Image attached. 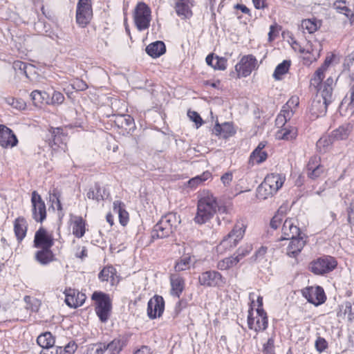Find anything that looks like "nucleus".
<instances>
[{"label": "nucleus", "instance_id": "10", "mask_svg": "<svg viewBox=\"0 0 354 354\" xmlns=\"http://www.w3.org/2000/svg\"><path fill=\"white\" fill-rule=\"evenodd\" d=\"M301 294L309 303L315 306L322 305L326 300L324 288L319 286L306 287L301 290Z\"/></svg>", "mask_w": 354, "mask_h": 354}, {"label": "nucleus", "instance_id": "14", "mask_svg": "<svg viewBox=\"0 0 354 354\" xmlns=\"http://www.w3.org/2000/svg\"><path fill=\"white\" fill-rule=\"evenodd\" d=\"M18 144V139L12 129L0 124V146L3 148H12Z\"/></svg>", "mask_w": 354, "mask_h": 354}, {"label": "nucleus", "instance_id": "44", "mask_svg": "<svg viewBox=\"0 0 354 354\" xmlns=\"http://www.w3.org/2000/svg\"><path fill=\"white\" fill-rule=\"evenodd\" d=\"M105 353V342L91 344L87 346L86 354H104Z\"/></svg>", "mask_w": 354, "mask_h": 354}, {"label": "nucleus", "instance_id": "12", "mask_svg": "<svg viewBox=\"0 0 354 354\" xmlns=\"http://www.w3.org/2000/svg\"><path fill=\"white\" fill-rule=\"evenodd\" d=\"M32 218L36 222L42 223L46 218V209L44 201L37 191L31 196Z\"/></svg>", "mask_w": 354, "mask_h": 354}, {"label": "nucleus", "instance_id": "3", "mask_svg": "<svg viewBox=\"0 0 354 354\" xmlns=\"http://www.w3.org/2000/svg\"><path fill=\"white\" fill-rule=\"evenodd\" d=\"M91 299L95 301V311L102 323H106L111 313L112 302L109 295L95 291L91 295Z\"/></svg>", "mask_w": 354, "mask_h": 354}, {"label": "nucleus", "instance_id": "52", "mask_svg": "<svg viewBox=\"0 0 354 354\" xmlns=\"http://www.w3.org/2000/svg\"><path fill=\"white\" fill-rule=\"evenodd\" d=\"M263 317H264L263 315H261L260 314H257L256 324L254 327V330L256 332L263 331L268 328V319H267V324H265L263 323Z\"/></svg>", "mask_w": 354, "mask_h": 354}, {"label": "nucleus", "instance_id": "17", "mask_svg": "<svg viewBox=\"0 0 354 354\" xmlns=\"http://www.w3.org/2000/svg\"><path fill=\"white\" fill-rule=\"evenodd\" d=\"M115 124L121 130L120 133L124 136L131 134L136 129L134 119L129 115L117 116Z\"/></svg>", "mask_w": 354, "mask_h": 354}, {"label": "nucleus", "instance_id": "46", "mask_svg": "<svg viewBox=\"0 0 354 354\" xmlns=\"http://www.w3.org/2000/svg\"><path fill=\"white\" fill-rule=\"evenodd\" d=\"M191 257L188 256L182 257L175 264L174 269L176 272H180L189 268Z\"/></svg>", "mask_w": 354, "mask_h": 354}, {"label": "nucleus", "instance_id": "2", "mask_svg": "<svg viewBox=\"0 0 354 354\" xmlns=\"http://www.w3.org/2000/svg\"><path fill=\"white\" fill-rule=\"evenodd\" d=\"M218 203L212 194L202 196L198 201L197 212L194 218L196 223L203 225L208 222L217 212Z\"/></svg>", "mask_w": 354, "mask_h": 354}, {"label": "nucleus", "instance_id": "23", "mask_svg": "<svg viewBox=\"0 0 354 354\" xmlns=\"http://www.w3.org/2000/svg\"><path fill=\"white\" fill-rule=\"evenodd\" d=\"M304 236L290 239V242L287 248V254L292 258H295L301 251L306 244Z\"/></svg>", "mask_w": 354, "mask_h": 354}, {"label": "nucleus", "instance_id": "21", "mask_svg": "<svg viewBox=\"0 0 354 354\" xmlns=\"http://www.w3.org/2000/svg\"><path fill=\"white\" fill-rule=\"evenodd\" d=\"M169 279L171 287V295L180 298L185 289V279L178 274H171Z\"/></svg>", "mask_w": 354, "mask_h": 354}, {"label": "nucleus", "instance_id": "53", "mask_svg": "<svg viewBox=\"0 0 354 354\" xmlns=\"http://www.w3.org/2000/svg\"><path fill=\"white\" fill-rule=\"evenodd\" d=\"M315 346L319 353H322L328 348V342L324 337H318L315 341Z\"/></svg>", "mask_w": 354, "mask_h": 354}, {"label": "nucleus", "instance_id": "42", "mask_svg": "<svg viewBox=\"0 0 354 354\" xmlns=\"http://www.w3.org/2000/svg\"><path fill=\"white\" fill-rule=\"evenodd\" d=\"M334 140L331 138V134L329 136L321 137L316 143V147L321 153L326 152V148L330 146Z\"/></svg>", "mask_w": 354, "mask_h": 354}, {"label": "nucleus", "instance_id": "63", "mask_svg": "<svg viewBox=\"0 0 354 354\" xmlns=\"http://www.w3.org/2000/svg\"><path fill=\"white\" fill-rule=\"evenodd\" d=\"M77 348V345L73 341L69 342L65 346H64V351L66 354H74Z\"/></svg>", "mask_w": 354, "mask_h": 354}, {"label": "nucleus", "instance_id": "20", "mask_svg": "<svg viewBox=\"0 0 354 354\" xmlns=\"http://www.w3.org/2000/svg\"><path fill=\"white\" fill-rule=\"evenodd\" d=\"M213 133L224 139H227L236 133V130L234 128L232 122H225L221 124L216 122L214 129Z\"/></svg>", "mask_w": 354, "mask_h": 354}, {"label": "nucleus", "instance_id": "62", "mask_svg": "<svg viewBox=\"0 0 354 354\" xmlns=\"http://www.w3.org/2000/svg\"><path fill=\"white\" fill-rule=\"evenodd\" d=\"M267 247L261 246L255 252L254 254L251 257V259L254 261H257L259 259L263 258L267 252Z\"/></svg>", "mask_w": 354, "mask_h": 354}, {"label": "nucleus", "instance_id": "9", "mask_svg": "<svg viewBox=\"0 0 354 354\" xmlns=\"http://www.w3.org/2000/svg\"><path fill=\"white\" fill-rule=\"evenodd\" d=\"M46 138L49 145L53 150L59 148L65 151L66 149V141L67 140V135L63 132L62 128L50 127L46 135Z\"/></svg>", "mask_w": 354, "mask_h": 354}, {"label": "nucleus", "instance_id": "50", "mask_svg": "<svg viewBox=\"0 0 354 354\" xmlns=\"http://www.w3.org/2000/svg\"><path fill=\"white\" fill-rule=\"evenodd\" d=\"M24 301L26 304V308L31 312H37L39 310L38 301L30 296H25Z\"/></svg>", "mask_w": 354, "mask_h": 354}, {"label": "nucleus", "instance_id": "24", "mask_svg": "<svg viewBox=\"0 0 354 354\" xmlns=\"http://www.w3.org/2000/svg\"><path fill=\"white\" fill-rule=\"evenodd\" d=\"M334 80L333 77H329L320 86L317 91L320 93L319 96L322 100L327 102L331 103L333 101V85Z\"/></svg>", "mask_w": 354, "mask_h": 354}, {"label": "nucleus", "instance_id": "6", "mask_svg": "<svg viewBox=\"0 0 354 354\" xmlns=\"http://www.w3.org/2000/svg\"><path fill=\"white\" fill-rule=\"evenodd\" d=\"M337 261L331 256H323L313 261L309 266V270L315 274L324 275L332 272L336 268Z\"/></svg>", "mask_w": 354, "mask_h": 354}, {"label": "nucleus", "instance_id": "60", "mask_svg": "<svg viewBox=\"0 0 354 354\" xmlns=\"http://www.w3.org/2000/svg\"><path fill=\"white\" fill-rule=\"evenodd\" d=\"M345 309L344 312V315L348 314V319L350 320L354 319V306L353 307V305L351 302L350 301H346L344 303ZM354 306V303H353Z\"/></svg>", "mask_w": 354, "mask_h": 354}, {"label": "nucleus", "instance_id": "8", "mask_svg": "<svg viewBox=\"0 0 354 354\" xmlns=\"http://www.w3.org/2000/svg\"><path fill=\"white\" fill-rule=\"evenodd\" d=\"M92 17V0H78L76 9L77 24L84 28L90 23Z\"/></svg>", "mask_w": 354, "mask_h": 354}, {"label": "nucleus", "instance_id": "64", "mask_svg": "<svg viewBox=\"0 0 354 354\" xmlns=\"http://www.w3.org/2000/svg\"><path fill=\"white\" fill-rule=\"evenodd\" d=\"M11 102L8 101V103L10 104L13 107L18 109H23L25 108L26 104L21 100H18L15 98H11Z\"/></svg>", "mask_w": 354, "mask_h": 354}, {"label": "nucleus", "instance_id": "18", "mask_svg": "<svg viewBox=\"0 0 354 354\" xmlns=\"http://www.w3.org/2000/svg\"><path fill=\"white\" fill-rule=\"evenodd\" d=\"M300 236H302L300 228L295 224L293 219H286L282 227V239L289 240Z\"/></svg>", "mask_w": 354, "mask_h": 354}, {"label": "nucleus", "instance_id": "19", "mask_svg": "<svg viewBox=\"0 0 354 354\" xmlns=\"http://www.w3.org/2000/svg\"><path fill=\"white\" fill-rule=\"evenodd\" d=\"M193 0H176L175 10L177 15L182 19L191 18L193 15L191 10V7L193 6Z\"/></svg>", "mask_w": 354, "mask_h": 354}, {"label": "nucleus", "instance_id": "61", "mask_svg": "<svg viewBox=\"0 0 354 354\" xmlns=\"http://www.w3.org/2000/svg\"><path fill=\"white\" fill-rule=\"evenodd\" d=\"M73 87L76 91H82L87 89L88 85L84 81L80 79H77L75 81H74L73 84Z\"/></svg>", "mask_w": 354, "mask_h": 354}, {"label": "nucleus", "instance_id": "26", "mask_svg": "<svg viewBox=\"0 0 354 354\" xmlns=\"http://www.w3.org/2000/svg\"><path fill=\"white\" fill-rule=\"evenodd\" d=\"M28 224L26 220L21 216L17 218L14 222L15 234L19 243L25 238L27 232Z\"/></svg>", "mask_w": 354, "mask_h": 354}, {"label": "nucleus", "instance_id": "29", "mask_svg": "<svg viewBox=\"0 0 354 354\" xmlns=\"http://www.w3.org/2000/svg\"><path fill=\"white\" fill-rule=\"evenodd\" d=\"M125 345V341L120 338H115L109 343H105V352L106 354H119Z\"/></svg>", "mask_w": 354, "mask_h": 354}, {"label": "nucleus", "instance_id": "15", "mask_svg": "<svg viewBox=\"0 0 354 354\" xmlns=\"http://www.w3.org/2000/svg\"><path fill=\"white\" fill-rule=\"evenodd\" d=\"M33 243V246L36 248H51L54 239L44 227H40L35 234Z\"/></svg>", "mask_w": 354, "mask_h": 354}, {"label": "nucleus", "instance_id": "43", "mask_svg": "<svg viewBox=\"0 0 354 354\" xmlns=\"http://www.w3.org/2000/svg\"><path fill=\"white\" fill-rule=\"evenodd\" d=\"M297 136V129L295 127L290 129L284 128L278 132V136L281 139L290 140L295 138Z\"/></svg>", "mask_w": 354, "mask_h": 354}, {"label": "nucleus", "instance_id": "54", "mask_svg": "<svg viewBox=\"0 0 354 354\" xmlns=\"http://www.w3.org/2000/svg\"><path fill=\"white\" fill-rule=\"evenodd\" d=\"M64 95L61 92L54 91L51 97L50 98V104H60L64 102Z\"/></svg>", "mask_w": 354, "mask_h": 354}, {"label": "nucleus", "instance_id": "5", "mask_svg": "<svg viewBox=\"0 0 354 354\" xmlns=\"http://www.w3.org/2000/svg\"><path fill=\"white\" fill-rule=\"evenodd\" d=\"M151 8L147 4L143 1L137 3L133 12V20L139 31L149 28L151 20Z\"/></svg>", "mask_w": 354, "mask_h": 354}, {"label": "nucleus", "instance_id": "1", "mask_svg": "<svg viewBox=\"0 0 354 354\" xmlns=\"http://www.w3.org/2000/svg\"><path fill=\"white\" fill-rule=\"evenodd\" d=\"M180 222V218L176 213L166 214L153 226L151 233V238L153 239H165L170 236L174 233Z\"/></svg>", "mask_w": 354, "mask_h": 354}, {"label": "nucleus", "instance_id": "57", "mask_svg": "<svg viewBox=\"0 0 354 354\" xmlns=\"http://www.w3.org/2000/svg\"><path fill=\"white\" fill-rule=\"evenodd\" d=\"M258 304V308H257V314H260L263 315V323L267 324V313L263 308V297L261 296H259L257 299Z\"/></svg>", "mask_w": 354, "mask_h": 354}, {"label": "nucleus", "instance_id": "32", "mask_svg": "<svg viewBox=\"0 0 354 354\" xmlns=\"http://www.w3.org/2000/svg\"><path fill=\"white\" fill-rule=\"evenodd\" d=\"M37 343L44 349L50 348L55 344V339L50 332H45L37 337Z\"/></svg>", "mask_w": 354, "mask_h": 354}, {"label": "nucleus", "instance_id": "4", "mask_svg": "<svg viewBox=\"0 0 354 354\" xmlns=\"http://www.w3.org/2000/svg\"><path fill=\"white\" fill-rule=\"evenodd\" d=\"M245 230L243 225H236L229 234L223 239L219 245L216 246L217 252L223 254L234 248L243 239Z\"/></svg>", "mask_w": 354, "mask_h": 354}, {"label": "nucleus", "instance_id": "34", "mask_svg": "<svg viewBox=\"0 0 354 354\" xmlns=\"http://www.w3.org/2000/svg\"><path fill=\"white\" fill-rule=\"evenodd\" d=\"M277 192L274 188L270 187L263 182L259 185L257 189V197L260 199L266 200L269 197L272 196Z\"/></svg>", "mask_w": 354, "mask_h": 354}, {"label": "nucleus", "instance_id": "59", "mask_svg": "<svg viewBox=\"0 0 354 354\" xmlns=\"http://www.w3.org/2000/svg\"><path fill=\"white\" fill-rule=\"evenodd\" d=\"M281 215L279 214V210H278L277 214H276L271 219L270 225L273 230H277L281 223Z\"/></svg>", "mask_w": 354, "mask_h": 354}, {"label": "nucleus", "instance_id": "33", "mask_svg": "<svg viewBox=\"0 0 354 354\" xmlns=\"http://www.w3.org/2000/svg\"><path fill=\"white\" fill-rule=\"evenodd\" d=\"M85 221L82 216H76L73 225V234L77 238H82L85 234Z\"/></svg>", "mask_w": 354, "mask_h": 354}, {"label": "nucleus", "instance_id": "49", "mask_svg": "<svg viewBox=\"0 0 354 354\" xmlns=\"http://www.w3.org/2000/svg\"><path fill=\"white\" fill-rule=\"evenodd\" d=\"M324 173V167L322 165H318L317 167H310V170L306 171L307 176L312 179L315 180L319 178Z\"/></svg>", "mask_w": 354, "mask_h": 354}, {"label": "nucleus", "instance_id": "56", "mask_svg": "<svg viewBox=\"0 0 354 354\" xmlns=\"http://www.w3.org/2000/svg\"><path fill=\"white\" fill-rule=\"evenodd\" d=\"M187 305L188 304L186 299H180L175 306L174 311V317H177L183 309L186 308Z\"/></svg>", "mask_w": 354, "mask_h": 354}, {"label": "nucleus", "instance_id": "58", "mask_svg": "<svg viewBox=\"0 0 354 354\" xmlns=\"http://www.w3.org/2000/svg\"><path fill=\"white\" fill-rule=\"evenodd\" d=\"M12 66L15 71L19 70L21 71V73H23L27 76L26 68L28 67V65L26 62L19 61V60H17L13 62Z\"/></svg>", "mask_w": 354, "mask_h": 354}, {"label": "nucleus", "instance_id": "41", "mask_svg": "<svg viewBox=\"0 0 354 354\" xmlns=\"http://www.w3.org/2000/svg\"><path fill=\"white\" fill-rule=\"evenodd\" d=\"M61 197V192L55 187L50 189L49 191V201L52 203V205L54 203L57 205V209L58 211L62 210V205L60 201Z\"/></svg>", "mask_w": 354, "mask_h": 354}, {"label": "nucleus", "instance_id": "13", "mask_svg": "<svg viewBox=\"0 0 354 354\" xmlns=\"http://www.w3.org/2000/svg\"><path fill=\"white\" fill-rule=\"evenodd\" d=\"M165 310V300L160 295H155L147 304V316L154 319L162 316Z\"/></svg>", "mask_w": 354, "mask_h": 354}, {"label": "nucleus", "instance_id": "35", "mask_svg": "<svg viewBox=\"0 0 354 354\" xmlns=\"http://www.w3.org/2000/svg\"><path fill=\"white\" fill-rule=\"evenodd\" d=\"M113 211L118 214L120 223L122 225H125L128 222V212L123 208L121 201H115L113 202Z\"/></svg>", "mask_w": 354, "mask_h": 354}, {"label": "nucleus", "instance_id": "45", "mask_svg": "<svg viewBox=\"0 0 354 354\" xmlns=\"http://www.w3.org/2000/svg\"><path fill=\"white\" fill-rule=\"evenodd\" d=\"M252 250V245L250 243H246L239 247L234 255L236 259H239V262L243 258L248 255Z\"/></svg>", "mask_w": 354, "mask_h": 354}, {"label": "nucleus", "instance_id": "38", "mask_svg": "<svg viewBox=\"0 0 354 354\" xmlns=\"http://www.w3.org/2000/svg\"><path fill=\"white\" fill-rule=\"evenodd\" d=\"M350 133L348 126H340L331 132V138L334 140H342L348 138Z\"/></svg>", "mask_w": 354, "mask_h": 354}, {"label": "nucleus", "instance_id": "16", "mask_svg": "<svg viewBox=\"0 0 354 354\" xmlns=\"http://www.w3.org/2000/svg\"><path fill=\"white\" fill-rule=\"evenodd\" d=\"M86 299V295L77 290L69 288L65 291V303L71 308H77L82 306Z\"/></svg>", "mask_w": 354, "mask_h": 354}, {"label": "nucleus", "instance_id": "47", "mask_svg": "<svg viewBox=\"0 0 354 354\" xmlns=\"http://www.w3.org/2000/svg\"><path fill=\"white\" fill-rule=\"evenodd\" d=\"M268 158V153L265 151H260L254 156H252V153L250 154L249 163L254 165L261 164L263 162Z\"/></svg>", "mask_w": 354, "mask_h": 354}, {"label": "nucleus", "instance_id": "37", "mask_svg": "<svg viewBox=\"0 0 354 354\" xmlns=\"http://www.w3.org/2000/svg\"><path fill=\"white\" fill-rule=\"evenodd\" d=\"M238 263L239 259H236L234 256L226 257L218 262L217 268L221 270H227L236 266Z\"/></svg>", "mask_w": 354, "mask_h": 354}, {"label": "nucleus", "instance_id": "51", "mask_svg": "<svg viewBox=\"0 0 354 354\" xmlns=\"http://www.w3.org/2000/svg\"><path fill=\"white\" fill-rule=\"evenodd\" d=\"M227 59L223 57L215 56L213 68L215 70L224 71L227 68Z\"/></svg>", "mask_w": 354, "mask_h": 354}, {"label": "nucleus", "instance_id": "22", "mask_svg": "<svg viewBox=\"0 0 354 354\" xmlns=\"http://www.w3.org/2000/svg\"><path fill=\"white\" fill-rule=\"evenodd\" d=\"M330 103L322 100L318 95L313 100L310 106V112L316 117L324 115L326 113L328 104Z\"/></svg>", "mask_w": 354, "mask_h": 354}, {"label": "nucleus", "instance_id": "31", "mask_svg": "<svg viewBox=\"0 0 354 354\" xmlns=\"http://www.w3.org/2000/svg\"><path fill=\"white\" fill-rule=\"evenodd\" d=\"M339 109L341 111L344 109L351 113H354V84L349 90V97L348 95L345 96L339 105Z\"/></svg>", "mask_w": 354, "mask_h": 354}, {"label": "nucleus", "instance_id": "36", "mask_svg": "<svg viewBox=\"0 0 354 354\" xmlns=\"http://www.w3.org/2000/svg\"><path fill=\"white\" fill-rule=\"evenodd\" d=\"M290 64V60H283L281 63L278 64L274 69L273 77L277 80H281V76L288 72Z\"/></svg>", "mask_w": 354, "mask_h": 354}, {"label": "nucleus", "instance_id": "55", "mask_svg": "<svg viewBox=\"0 0 354 354\" xmlns=\"http://www.w3.org/2000/svg\"><path fill=\"white\" fill-rule=\"evenodd\" d=\"M187 115L189 117V118L191 119V120L193 121L196 124L197 127H198L199 126H201L202 124L203 123V121L201 115L196 111H188Z\"/></svg>", "mask_w": 354, "mask_h": 354}, {"label": "nucleus", "instance_id": "27", "mask_svg": "<svg viewBox=\"0 0 354 354\" xmlns=\"http://www.w3.org/2000/svg\"><path fill=\"white\" fill-rule=\"evenodd\" d=\"M145 50L150 57L157 58L165 53L166 46L163 41H156L149 44Z\"/></svg>", "mask_w": 354, "mask_h": 354}, {"label": "nucleus", "instance_id": "30", "mask_svg": "<svg viewBox=\"0 0 354 354\" xmlns=\"http://www.w3.org/2000/svg\"><path fill=\"white\" fill-rule=\"evenodd\" d=\"M30 98L36 106H41L44 102L50 104V95L45 91L35 90L31 92Z\"/></svg>", "mask_w": 354, "mask_h": 354}, {"label": "nucleus", "instance_id": "39", "mask_svg": "<svg viewBox=\"0 0 354 354\" xmlns=\"http://www.w3.org/2000/svg\"><path fill=\"white\" fill-rule=\"evenodd\" d=\"M321 22L318 21L317 19H306L301 21V27L308 30L310 34H312L317 30L320 27Z\"/></svg>", "mask_w": 354, "mask_h": 354}, {"label": "nucleus", "instance_id": "11", "mask_svg": "<svg viewBox=\"0 0 354 354\" xmlns=\"http://www.w3.org/2000/svg\"><path fill=\"white\" fill-rule=\"evenodd\" d=\"M201 286L207 287H222L226 282L225 277L216 270L203 272L198 277Z\"/></svg>", "mask_w": 354, "mask_h": 354}, {"label": "nucleus", "instance_id": "28", "mask_svg": "<svg viewBox=\"0 0 354 354\" xmlns=\"http://www.w3.org/2000/svg\"><path fill=\"white\" fill-rule=\"evenodd\" d=\"M284 179L281 175L272 173L268 174L263 183L272 188L273 187L277 192L282 187Z\"/></svg>", "mask_w": 354, "mask_h": 354}, {"label": "nucleus", "instance_id": "7", "mask_svg": "<svg viewBox=\"0 0 354 354\" xmlns=\"http://www.w3.org/2000/svg\"><path fill=\"white\" fill-rule=\"evenodd\" d=\"M258 68V63L256 57L252 55H244L235 66L236 72H232L230 76L234 77L236 74L237 77H248L252 71Z\"/></svg>", "mask_w": 354, "mask_h": 354}, {"label": "nucleus", "instance_id": "25", "mask_svg": "<svg viewBox=\"0 0 354 354\" xmlns=\"http://www.w3.org/2000/svg\"><path fill=\"white\" fill-rule=\"evenodd\" d=\"M35 260L41 265L46 266L55 260L51 248H43L37 250L35 254Z\"/></svg>", "mask_w": 354, "mask_h": 354}, {"label": "nucleus", "instance_id": "40", "mask_svg": "<svg viewBox=\"0 0 354 354\" xmlns=\"http://www.w3.org/2000/svg\"><path fill=\"white\" fill-rule=\"evenodd\" d=\"M115 273V269L112 266H106L100 272L98 278L102 282L108 281L109 279L113 280Z\"/></svg>", "mask_w": 354, "mask_h": 354}, {"label": "nucleus", "instance_id": "48", "mask_svg": "<svg viewBox=\"0 0 354 354\" xmlns=\"http://www.w3.org/2000/svg\"><path fill=\"white\" fill-rule=\"evenodd\" d=\"M94 187L97 196V201H104L109 197V193L104 187H101L98 183H96Z\"/></svg>", "mask_w": 354, "mask_h": 354}]
</instances>
